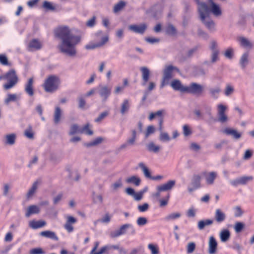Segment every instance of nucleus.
I'll list each match as a JSON object with an SVG mask.
<instances>
[{"label": "nucleus", "mask_w": 254, "mask_h": 254, "mask_svg": "<svg viewBox=\"0 0 254 254\" xmlns=\"http://www.w3.org/2000/svg\"><path fill=\"white\" fill-rule=\"evenodd\" d=\"M166 33L169 35H175L176 33L175 28L171 24H169L166 28Z\"/></svg>", "instance_id": "49"}, {"label": "nucleus", "mask_w": 254, "mask_h": 254, "mask_svg": "<svg viewBox=\"0 0 254 254\" xmlns=\"http://www.w3.org/2000/svg\"><path fill=\"white\" fill-rule=\"evenodd\" d=\"M217 44L215 41L211 42L210 49L212 51V62H215L218 59L219 51L217 49Z\"/></svg>", "instance_id": "14"}, {"label": "nucleus", "mask_w": 254, "mask_h": 254, "mask_svg": "<svg viewBox=\"0 0 254 254\" xmlns=\"http://www.w3.org/2000/svg\"><path fill=\"white\" fill-rule=\"evenodd\" d=\"M16 136L14 133L7 134L5 136V143L9 145H13L15 141Z\"/></svg>", "instance_id": "34"}, {"label": "nucleus", "mask_w": 254, "mask_h": 254, "mask_svg": "<svg viewBox=\"0 0 254 254\" xmlns=\"http://www.w3.org/2000/svg\"><path fill=\"white\" fill-rule=\"evenodd\" d=\"M238 40L241 46L244 48H252L253 47V44L249 40L244 37H240Z\"/></svg>", "instance_id": "29"}, {"label": "nucleus", "mask_w": 254, "mask_h": 254, "mask_svg": "<svg viewBox=\"0 0 254 254\" xmlns=\"http://www.w3.org/2000/svg\"><path fill=\"white\" fill-rule=\"evenodd\" d=\"M38 184H39L38 181H36L33 183L32 187L31 188V189L29 190L28 192H27V197L29 198V197H31L34 193L35 190L37 189Z\"/></svg>", "instance_id": "43"}, {"label": "nucleus", "mask_w": 254, "mask_h": 254, "mask_svg": "<svg viewBox=\"0 0 254 254\" xmlns=\"http://www.w3.org/2000/svg\"><path fill=\"white\" fill-rule=\"evenodd\" d=\"M24 135L29 139H33L34 138V133L32 131L31 127H29L28 128L25 130Z\"/></svg>", "instance_id": "47"}, {"label": "nucleus", "mask_w": 254, "mask_h": 254, "mask_svg": "<svg viewBox=\"0 0 254 254\" xmlns=\"http://www.w3.org/2000/svg\"><path fill=\"white\" fill-rule=\"evenodd\" d=\"M155 131L154 127L153 126H149L145 132V137H147L150 134L154 133Z\"/></svg>", "instance_id": "60"}, {"label": "nucleus", "mask_w": 254, "mask_h": 254, "mask_svg": "<svg viewBox=\"0 0 254 254\" xmlns=\"http://www.w3.org/2000/svg\"><path fill=\"white\" fill-rule=\"evenodd\" d=\"M40 236L47 238L51 239L53 240L58 241L59 238L56 235V233L51 231H42L40 233Z\"/></svg>", "instance_id": "20"}, {"label": "nucleus", "mask_w": 254, "mask_h": 254, "mask_svg": "<svg viewBox=\"0 0 254 254\" xmlns=\"http://www.w3.org/2000/svg\"><path fill=\"white\" fill-rule=\"evenodd\" d=\"M142 72V77L143 81V84H145L148 81L150 76L149 70L146 67H142L140 68Z\"/></svg>", "instance_id": "25"}, {"label": "nucleus", "mask_w": 254, "mask_h": 254, "mask_svg": "<svg viewBox=\"0 0 254 254\" xmlns=\"http://www.w3.org/2000/svg\"><path fill=\"white\" fill-rule=\"evenodd\" d=\"M111 93V88L107 86H102L99 91L100 95L102 98H103L104 101L107 100Z\"/></svg>", "instance_id": "12"}, {"label": "nucleus", "mask_w": 254, "mask_h": 254, "mask_svg": "<svg viewBox=\"0 0 254 254\" xmlns=\"http://www.w3.org/2000/svg\"><path fill=\"white\" fill-rule=\"evenodd\" d=\"M96 17L93 16L86 22V26L89 27H93L95 24Z\"/></svg>", "instance_id": "63"}, {"label": "nucleus", "mask_w": 254, "mask_h": 254, "mask_svg": "<svg viewBox=\"0 0 254 254\" xmlns=\"http://www.w3.org/2000/svg\"><path fill=\"white\" fill-rule=\"evenodd\" d=\"M147 149L149 151L157 153L159 151L160 147L155 145L153 142H151L147 145Z\"/></svg>", "instance_id": "41"}, {"label": "nucleus", "mask_w": 254, "mask_h": 254, "mask_svg": "<svg viewBox=\"0 0 254 254\" xmlns=\"http://www.w3.org/2000/svg\"><path fill=\"white\" fill-rule=\"evenodd\" d=\"M248 57L249 53H245L242 55L240 59V63L243 68L246 67V65L248 63Z\"/></svg>", "instance_id": "35"}, {"label": "nucleus", "mask_w": 254, "mask_h": 254, "mask_svg": "<svg viewBox=\"0 0 254 254\" xmlns=\"http://www.w3.org/2000/svg\"><path fill=\"white\" fill-rule=\"evenodd\" d=\"M149 205L147 203H145L142 205H139L138 206V209L140 212H145L148 209Z\"/></svg>", "instance_id": "62"}, {"label": "nucleus", "mask_w": 254, "mask_h": 254, "mask_svg": "<svg viewBox=\"0 0 254 254\" xmlns=\"http://www.w3.org/2000/svg\"><path fill=\"white\" fill-rule=\"evenodd\" d=\"M211 4V8H209V12L211 11L212 13L215 16H219L221 15V10L218 5L216 4L214 2H209Z\"/></svg>", "instance_id": "24"}, {"label": "nucleus", "mask_w": 254, "mask_h": 254, "mask_svg": "<svg viewBox=\"0 0 254 254\" xmlns=\"http://www.w3.org/2000/svg\"><path fill=\"white\" fill-rule=\"evenodd\" d=\"M42 45L40 41L36 39H32L28 44V48L31 50H38L42 48Z\"/></svg>", "instance_id": "18"}, {"label": "nucleus", "mask_w": 254, "mask_h": 254, "mask_svg": "<svg viewBox=\"0 0 254 254\" xmlns=\"http://www.w3.org/2000/svg\"><path fill=\"white\" fill-rule=\"evenodd\" d=\"M30 254H44L45 252L40 248L32 249L30 251Z\"/></svg>", "instance_id": "55"}, {"label": "nucleus", "mask_w": 254, "mask_h": 254, "mask_svg": "<svg viewBox=\"0 0 254 254\" xmlns=\"http://www.w3.org/2000/svg\"><path fill=\"white\" fill-rule=\"evenodd\" d=\"M243 213V211L240 206H236L234 209V214L237 217L241 216Z\"/></svg>", "instance_id": "64"}, {"label": "nucleus", "mask_w": 254, "mask_h": 254, "mask_svg": "<svg viewBox=\"0 0 254 254\" xmlns=\"http://www.w3.org/2000/svg\"><path fill=\"white\" fill-rule=\"evenodd\" d=\"M56 37L61 40L58 48L62 53L69 56H74L75 46L80 42V36L73 34L67 26H60L55 30Z\"/></svg>", "instance_id": "1"}, {"label": "nucleus", "mask_w": 254, "mask_h": 254, "mask_svg": "<svg viewBox=\"0 0 254 254\" xmlns=\"http://www.w3.org/2000/svg\"><path fill=\"white\" fill-rule=\"evenodd\" d=\"M108 41V37L104 36L102 38L101 42L97 44H90L86 45L85 48L87 50L94 49L96 48L100 47L104 45Z\"/></svg>", "instance_id": "16"}, {"label": "nucleus", "mask_w": 254, "mask_h": 254, "mask_svg": "<svg viewBox=\"0 0 254 254\" xmlns=\"http://www.w3.org/2000/svg\"><path fill=\"white\" fill-rule=\"evenodd\" d=\"M129 108L130 104L129 101L127 99H125L121 104V113L122 115H124L128 111Z\"/></svg>", "instance_id": "27"}, {"label": "nucleus", "mask_w": 254, "mask_h": 254, "mask_svg": "<svg viewBox=\"0 0 254 254\" xmlns=\"http://www.w3.org/2000/svg\"><path fill=\"white\" fill-rule=\"evenodd\" d=\"M46 223H29V227L33 229H37L43 227Z\"/></svg>", "instance_id": "57"}, {"label": "nucleus", "mask_w": 254, "mask_h": 254, "mask_svg": "<svg viewBox=\"0 0 254 254\" xmlns=\"http://www.w3.org/2000/svg\"><path fill=\"white\" fill-rule=\"evenodd\" d=\"M171 86L175 90L180 91L182 92H185L184 89L186 87L182 85L179 80H174L172 81Z\"/></svg>", "instance_id": "22"}, {"label": "nucleus", "mask_w": 254, "mask_h": 254, "mask_svg": "<svg viewBox=\"0 0 254 254\" xmlns=\"http://www.w3.org/2000/svg\"><path fill=\"white\" fill-rule=\"evenodd\" d=\"M128 85V80L127 78L123 79V85L122 86H117L114 90V92L116 94H118L120 93L123 92L125 88Z\"/></svg>", "instance_id": "32"}, {"label": "nucleus", "mask_w": 254, "mask_h": 254, "mask_svg": "<svg viewBox=\"0 0 254 254\" xmlns=\"http://www.w3.org/2000/svg\"><path fill=\"white\" fill-rule=\"evenodd\" d=\"M245 228V223H236L234 228L237 233L241 232Z\"/></svg>", "instance_id": "45"}, {"label": "nucleus", "mask_w": 254, "mask_h": 254, "mask_svg": "<svg viewBox=\"0 0 254 254\" xmlns=\"http://www.w3.org/2000/svg\"><path fill=\"white\" fill-rule=\"evenodd\" d=\"M220 237L222 242H226L230 237V233L228 230H223L220 233Z\"/></svg>", "instance_id": "30"}, {"label": "nucleus", "mask_w": 254, "mask_h": 254, "mask_svg": "<svg viewBox=\"0 0 254 254\" xmlns=\"http://www.w3.org/2000/svg\"><path fill=\"white\" fill-rule=\"evenodd\" d=\"M181 214L179 212H174L169 214L166 217V220L167 221L174 220L180 217Z\"/></svg>", "instance_id": "44"}, {"label": "nucleus", "mask_w": 254, "mask_h": 254, "mask_svg": "<svg viewBox=\"0 0 254 254\" xmlns=\"http://www.w3.org/2000/svg\"><path fill=\"white\" fill-rule=\"evenodd\" d=\"M0 63L4 65H10L6 56L4 55H0Z\"/></svg>", "instance_id": "48"}, {"label": "nucleus", "mask_w": 254, "mask_h": 254, "mask_svg": "<svg viewBox=\"0 0 254 254\" xmlns=\"http://www.w3.org/2000/svg\"><path fill=\"white\" fill-rule=\"evenodd\" d=\"M126 5V2L124 1H120L116 4L114 7L113 11L115 13H117L121 11Z\"/></svg>", "instance_id": "37"}, {"label": "nucleus", "mask_w": 254, "mask_h": 254, "mask_svg": "<svg viewBox=\"0 0 254 254\" xmlns=\"http://www.w3.org/2000/svg\"><path fill=\"white\" fill-rule=\"evenodd\" d=\"M220 92V89L218 87L216 88L210 89V94H211V96L215 98H217V95Z\"/></svg>", "instance_id": "52"}, {"label": "nucleus", "mask_w": 254, "mask_h": 254, "mask_svg": "<svg viewBox=\"0 0 254 254\" xmlns=\"http://www.w3.org/2000/svg\"><path fill=\"white\" fill-rule=\"evenodd\" d=\"M140 179L135 176H131L126 179V182L128 184H133L136 186H138L140 184Z\"/></svg>", "instance_id": "31"}, {"label": "nucleus", "mask_w": 254, "mask_h": 254, "mask_svg": "<svg viewBox=\"0 0 254 254\" xmlns=\"http://www.w3.org/2000/svg\"><path fill=\"white\" fill-rule=\"evenodd\" d=\"M234 91V89L233 86L230 84H227L225 90V94L226 96L231 95Z\"/></svg>", "instance_id": "54"}, {"label": "nucleus", "mask_w": 254, "mask_h": 254, "mask_svg": "<svg viewBox=\"0 0 254 254\" xmlns=\"http://www.w3.org/2000/svg\"><path fill=\"white\" fill-rule=\"evenodd\" d=\"M129 30L138 34H142L146 29V25L145 23L141 24L139 25L133 24L128 26Z\"/></svg>", "instance_id": "10"}, {"label": "nucleus", "mask_w": 254, "mask_h": 254, "mask_svg": "<svg viewBox=\"0 0 254 254\" xmlns=\"http://www.w3.org/2000/svg\"><path fill=\"white\" fill-rule=\"evenodd\" d=\"M20 95L16 94L9 93L7 95L6 98L4 99V103L8 105L11 102H16L19 100Z\"/></svg>", "instance_id": "23"}, {"label": "nucleus", "mask_w": 254, "mask_h": 254, "mask_svg": "<svg viewBox=\"0 0 254 254\" xmlns=\"http://www.w3.org/2000/svg\"><path fill=\"white\" fill-rule=\"evenodd\" d=\"M109 113L108 112L105 111L102 113L99 117L95 119L96 122H100L102 121L105 117H106L108 115Z\"/></svg>", "instance_id": "59"}, {"label": "nucleus", "mask_w": 254, "mask_h": 254, "mask_svg": "<svg viewBox=\"0 0 254 254\" xmlns=\"http://www.w3.org/2000/svg\"><path fill=\"white\" fill-rule=\"evenodd\" d=\"M80 131L81 128L77 125L73 124L70 127L69 134L72 135L76 133H80Z\"/></svg>", "instance_id": "38"}, {"label": "nucleus", "mask_w": 254, "mask_h": 254, "mask_svg": "<svg viewBox=\"0 0 254 254\" xmlns=\"http://www.w3.org/2000/svg\"><path fill=\"white\" fill-rule=\"evenodd\" d=\"M170 198V194L168 193L164 199H161L159 200L160 206L163 207L167 205L168 201Z\"/></svg>", "instance_id": "53"}, {"label": "nucleus", "mask_w": 254, "mask_h": 254, "mask_svg": "<svg viewBox=\"0 0 254 254\" xmlns=\"http://www.w3.org/2000/svg\"><path fill=\"white\" fill-rule=\"evenodd\" d=\"M195 248V245L194 243L191 242L188 244L187 246V253L189 254L192 253Z\"/></svg>", "instance_id": "58"}, {"label": "nucleus", "mask_w": 254, "mask_h": 254, "mask_svg": "<svg viewBox=\"0 0 254 254\" xmlns=\"http://www.w3.org/2000/svg\"><path fill=\"white\" fill-rule=\"evenodd\" d=\"M252 176H243L240 178V184L242 185H246L248 182L253 180Z\"/></svg>", "instance_id": "46"}, {"label": "nucleus", "mask_w": 254, "mask_h": 254, "mask_svg": "<svg viewBox=\"0 0 254 254\" xmlns=\"http://www.w3.org/2000/svg\"><path fill=\"white\" fill-rule=\"evenodd\" d=\"M215 217L217 221L221 222L225 220V215L220 209H218L216 210Z\"/></svg>", "instance_id": "33"}, {"label": "nucleus", "mask_w": 254, "mask_h": 254, "mask_svg": "<svg viewBox=\"0 0 254 254\" xmlns=\"http://www.w3.org/2000/svg\"><path fill=\"white\" fill-rule=\"evenodd\" d=\"M227 109V107L225 105L221 104L217 105L218 121L221 123H226L228 121V117L225 113Z\"/></svg>", "instance_id": "5"}, {"label": "nucleus", "mask_w": 254, "mask_h": 254, "mask_svg": "<svg viewBox=\"0 0 254 254\" xmlns=\"http://www.w3.org/2000/svg\"><path fill=\"white\" fill-rule=\"evenodd\" d=\"M92 130L89 128V124H87L82 128H81L80 133H85L91 135L93 134Z\"/></svg>", "instance_id": "40"}, {"label": "nucleus", "mask_w": 254, "mask_h": 254, "mask_svg": "<svg viewBox=\"0 0 254 254\" xmlns=\"http://www.w3.org/2000/svg\"><path fill=\"white\" fill-rule=\"evenodd\" d=\"M203 175L205 176L206 182L208 185L213 184L217 177V174L215 172H211L208 174L206 172H203Z\"/></svg>", "instance_id": "15"}, {"label": "nucleus", "mask_w": 254, "mask_h": 254, "mask_svg": "<svg viewBox=\"0 0 254 254\" xmlns=\"http://www.w3.org/2000/svg\"><path fill=\"white\" fill-rule=\"evenodd\" d=\"M38 184H39L38 181H36L33 183L32 187L31 188V189L29 190L28 192H27V197L29 198V197H31L34 193L35 190L37 189Z\"/></svg>", "instance_id": "42"}, {"label": "nucleus", "mask_w": 254, "mask_h": 254, "mask_svg": "<svg viewBox=\"0 0 254 254\" xmlns=\"http://www.w3.org/2000/svg\"><path fill=\"white\" fill-rule=\"evenodd\" d=\"M39 212L40 208L38 206L35 205H32L27 208L25 215L26 217H29L31 215L38 214Z\"/></svg>", "instance_id": "21"}, {"label": "nucleus", "mask_w": 254, "mask_h": 254, "mask_svg": "<svg viewBox=\"0 0 254 254\" xmlns=\"http://www.w3.org/2000/svg\"><path fill=\"white\" fill-rule=\"evenodd\" d=\"M43 7L47 11H55L57 9V5L53 3L44 1L43 3Z\"/></svg>", "instance_id": "26"}, {"label": "nucleus", "mask_w": 254, "mask_h": 254, "mask_svg": "<svg viewBox=\"0 0 254 254\" xmlns=\"http://www.w3.org/2000/svg\"><path fill=\"white\" fill-rule=\"evenodd\" d=\"M217 244L215 238L211 236L209 238V249L208 252L209 254H214L216 252Z\"/></svg>", "instance_id": "17"}, {"label": "nucleus", "mask_w": 254, "mask_h": 254, "mask_svg": "<svg viewBox=\"0 0 254 254\" xmlns=\"http://www.w3.org/2000/svg\"><path fill=\"white\" fill-rule=\"evenodd\" d=\"M201 177L199 175H194L193 176L192 183L193 186L196 188H199L200 186Z\"/></svg>", "instance_id": "39"}, {"label": "nucleus", "mask_w": 254, "mask_h": 254, "mask_svg": "<svg viewBox=\"0 0 254 254\" xmlns=\"http://www.w3.org/2000/svg\"><path fill=\"white\" fill-rule=\"evenodd\" d=\"M148 248L151 251V254H158L159 251L157 246L152 244H149Z\"/></svg>", "instance_id": "51"}, {"label": "nucleus", "mask_w": 254, "mask_h": 254, "mask_svg": "<svg viewBox=\"0 0 254 254\" xmlns=\"http://www.w3.org/2000/svg\"><path fill=\"white\" fill-rule=\"evenodd\" d=\"M62 116V111L60 107H57L55 108V111L54 115V122L55 124L59 123L61 117Z\"/></svg>", "instance_id": "28"}, {"label": "nucleus", "mask_w": 254, "mask_h": 254, "mask_svg": "<svg viewBox=\"0 0 254 254\" xmlns=\"http://www.w3.org/2000/svg\"><path fill=\"white\" fill-rule=\"evenodd\" d=\"M174 69H177L175 67L172 65L168 66L164 72V76L161 83V86L163 87L165 85L169 83L170 80L172 78V72Z\"/></svg>", "instance_id": "7"}, {"label": "nucleus", "mask_w": 254, "mask_h": 254, "mask_svg": "<svg viewBox=\"0 0 254 254\" xmlns=\"http://www.w3.org/2000/svg\"><path fill=\"white\" fill-rule=\"evenodd\" d=\"M160 139L162 141H168L170 140V137L166 132H162L160 135Z\"/></svg>", "instance_id": "56"}, {"label": "nucleus", "mask_w": 254, "mask_h": 254, "mask_svg": "<svg viewBox=\"0 0 254 254\" xmlns=\"http://www.w3.org/2000/svg\"><path fill=\"white\" fill-rule=\"evenodd\" d=\"M176 181L175 180H169L166 183L158 186L156 188L157 190L159 191H166L172 190L175 186Z\"/></svg>", "instance_id": "9"}, {"label": "nucleus", "mask_w": 254, "mask_h": 254, "mask_svg": "<svg viewBox=\"0 0 254 254\" xmlns=\"http://www.w3.org/2000/svg\"><path fill=\"white\" fill-rule=\"evenodd\" d=\"M195 213L196 209L194 207H191L187 211L186 215L188 217L192 218L195 216Z\"/></svg>", "instance_id": "50"}, {"label": "nucleus", "mask_w": 254, "mask_h": 254, "mask_svg": "<svg viewBox=\"0 0 254 254\" xmlns=\"http://www.w3.org/2000/svg\"><path fill=\"white\" fill-rule=\"evenodd\" d=\"M139 166L142 169V171H143L145 176L146 178H149L151 179V178H152V176L151 175L150 172L149 170V169L147 168V167H146L143 163H139Z\"/></svg>", "instance_id": "36"}, {"label": "nucleus", "mask_w": 254, "mask_h": 254, "mask_svg": "<svg viewBox=\"0 0 254 254\" xmlns=\"http://www.w3.org/2000/svg\"><path fill=\"white\" fill-rule=\"evenodd\" d=\"M61 84L60 78L55 75L49 76L42 85L46 92L53 93L57 91Z\"/></svg>", "instance_id": "4"}, {"label": "nucleus", "mask_w": 254, "mask_h": 254, "mask_svg": "<svg viewBox=\"0 0 254 254\" xmlns=\"http://www.w3.org/2000/svg\"><path fill=\"white\" fill-rule=\"evenodd\" d=\"M195 1L198 5V10L201 20L209 30H213L215 27L214 22L211 20L205 21V18L208 17L209 14L208 6L204 2H200L199 0H195Z\"/></svg>", "instance_id": "2"}, {"label": "nucleus", "mask_w": 254, "mask_h": 254, "mask_svg": "<svg viewBox=\"0 0 254 254\" xmlns=\"http://www.w3.org/2000/svg\"><path fill=\"white\" fill-rule=\"evenodd\" d=\"M184 91L186 93L200 95L203 91V87L196 83H191L190 86L186 87Z\"/></svg>", "instance_id": "6"}, {"label": "nucleus", "mask_w": 254, "mask_h": 254, "mask_svg": "<svg viewBox=\"0 0 254 254\" xmlns=\"http://www.w3.org/2000/svg\"><path fill=\"white\" fill-rule=\"evenodd\" d=\"M2 79L7 81V82L3 85L5 90L12 88L18 82V77L14 69H10L4 74L0 75V80Z\"/></svg>", "instance_id": "3"}, {"label": "nucleus", "mask_w": 254, "mask_h": 254, "mask_svg": "<svg viewBox=\"0 0 254 254\" xmlns=\"http://www.w3.org/2000/svg\"><path fill=\"white\" fill-rule=\"evenodd\" d=\"M131 225L129 224L123 225L121 228L117 230L112 232L111 234L112 237H117L126 233L127 230L131 228Z\"/></svg>", "instance_id": "11"}, {"label": "nucleus", "mask_w": 254, "mask_h": 254, "mask_svg": "<svg viewBox=\"0 0 254 254\" xmlns=\"http://www.w3.org/2000/svg\"><path fill=\"white\" fill-rule=\"evenodd\" d=\"M164 113V111L163 110H158L155 113H150L148 117V119L150 121H152L156 117L159 118V129L161 131L163 129V124L164 122L163 114Z\"/></svg>", "instance_id": "8"}, {"label": "nucleus", "mask_w": 254, "mask_h": 254, "mask_svg": "<svg viewBox=\"0 0 254 254\" xmlns=\"http://www.w3.org/2000/svg\"><path fill=\"white\" fill-rule=\"evenodd\" d=\"M33 82V78L32 77L30 78L25 86V91L30 96H32L34 95Z\"/></svg>", "instance_id": "13"}, {"label": "nucleus", "mask_w": 254, "mask_h": 254, "mask_svg": "<svg viewBox=\"0 0 254 254\" xmlns=\"http://www.w3.org/2000/svg\"><path fill=\"white\" fill-rule=\"evenodd\" d=\"M64 227L68 233L72 232L74 229L72 223H65Z\"/></svg>", "instance_id": "61"}, {"label": "nucleus", "mask_w": 254, "mask_h": 254, "mask_svg": "<svg viewBox=\"0 0 254 254\" xmlns=\"http://www.w3.org/2000/svg\"><path fill=\"white\" fill-rule=\"evenodd\" d=\"M223 133L227 135H231L235 138L238 139L241 137V134L237 130L231 128L227 127L222 130Z\"/></svg>", "instance_id": "19"}]
</instances>
